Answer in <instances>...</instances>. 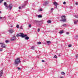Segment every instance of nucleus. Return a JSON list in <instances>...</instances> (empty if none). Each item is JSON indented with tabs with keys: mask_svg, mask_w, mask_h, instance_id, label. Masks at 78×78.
Here are the masks:
<instances>
[{
	"mask_svg": "<svg viewBox=\"0 0 78 78\" xmlns=\"http://www.w3.org/2000/svg\"><path fill=\"white\" fill-rule=\"evenodd\" d=\"M20 63V58H17L15 60L14 64L16 66H17Z\"/></svg>",
	"mask_w": 78,
	"mask_h": 78,
	"instance_id": "1",
	"label": "nucleus"
},
{
	"mask_svg": "<svg viewBox=\"0 0 78 78\" xmlns=\"http://www.w3.org/2000/svg\"><path fill=\"white\" fill-rule=\"evenodd\" d=\"M16 37H19L20 36L22 37H25L26 36H27V34H24L22 33H20L19 34H18L16 35Z\"/></svg>",
	"mask_w": 78,
	"mask_h": 78,
	"instance_id": "2",
	"label": "nucleus"
},
{
	"mask_svg": "<svg viewBox=\"0 0 78 78\" xmlns=\"http://www.w3.org/2000/svg\"><path fill=\"white\" fill-rule=\"evenodd\" d=\"M61 18L62 20H60L61 22L62 21V22H64L66 21V19L65 16L63 15L62 16Z\"/></svg>",
	"mask_w": 78,
	"mask_h": 78,
	"instance_id": "3",
	"label": "nucleus"
},
{
	"mask_svg": "<svg viewBox=\"0 0 78 78\" xmlns=\"http://www.w3.org/2000/svg\"><path fill=\"white\" fill-rule=\"evenodd\" d=\"M4 5L5 6V7L6 9H8V4H7V3H6V2H5L4 3Z\"/></svg>",
	"mask_w": 78,
	"mask_h": 78,
	"instance_id": "4",
	"label": "nucleus"
},
{
	"mask_svg": "<svg viewBox=\"0 0 78 78\" xmlns=\"http://www.w3.org/2000/svg\"><path fill=\"white\" fill-rule=\"evenodd\" d=\"M12 4H10L9 5V6L8 7V8H9L10 10H11V9H12Z\"/></svg>",
	"mask_w": 78,
	"mask_h": 78,
	"instance_id": "5",
	"label": "nucleus"
},
{
	"mask_svg": "<svg viewBox=\"0 0 78 78\" xmlns=\"http://www.w3.org/2000/svg\"><path fill=\"white\" fill-rule=\"evenodd\" d=\"M10 40L12 41H15L16 40V36L13 37H12L11 38Z\"/></svg>",
	"mask_w": 78,
	"mask_h": 78,
	"instance_id": "6",
	"label": "nucleus"
},
{
	"mask_svg": "<svg viewBox=\"0 0 78 78\" xmlns=\"http://www.w3.org/2000/svg\"><path fill=\"white\" fill-rule=\"evenodd\" d=\"M9 31L10 33H12L14 32V30L12 29H10L9 30Z\"/></svg>",
	"mask_w": 78,
	"mask_h": 78,
	"instance_id": "7",
	"label": "nucleus"
},
{
	"mask_svg": "<svg viewBox=\"0 0 78 78\" xmlns=\"http://www.w3.org/2000/svg\"><path fill=\"white\" fill-rule=\"evenodd\" d=\"M1 47L2 48H6V45L2 43V44L1 45Z\"/></svg>",
	"mask_w": 78,
	"mask_h": 78,
	"instance_id": "8",
	"label": "nucleus"
},
{
	"mask_svg": "<svg viewBox=\"0 0 78 78\" xmlns=\"http://www.w3.org/2000/svg\"><path fill=\"white\" fill-rule=\"evenodd\" d=\"M3 70H2L0 72V77H1L3 75Z\"/></svg>",
	"mask_w": 78,
	"mask_h": 78,
	"instance_id": "9",
	"label": "nucleus"
},
{
	"mask_svg": "<svg viewBox=\"0 0 78 78\" xmlns=\"http://www.w3.org/2000/svg\"><path fill=\"white\" fill-rule=\"evenodd\" d=\"M53 4L54 5H55V6H56V7H57V5H58V3L56 2H55L53 3Z\"/></svg>",
	"mask_w": 78,
	"mask_h": 78,
	"instance_id": "10",
	"label": "nucleus"
},
{
	"mask_svg": "<svg viewBox=\"0 0 78 78\" xmlns=\"http://www.w3.org/2000/svg\"><path fill=\"white\" fill-rule=\"evenodd\" d=\"M26 37H25V40H28V39H29V37L27 36Z\"/></svg>",
	"mask_w": 78,
	"mask_h": 78,
	"instance_id": "11",
	"label": "nucleus"
},
{
	"mask_svg": "<svg viewBox=\"0 0 78 78\" xmlns=\"http://www.w3.org/2000/svg\"><path fill=\"white\" fill-rule=\"evenodd\" d=\"M47 43L48 44V45H49V44L51 43V42H50V41H48L47 42Z\"/></svg>",
	"mask_w": 78,
	"mask_h": 78,
	"instance_id": "12",
	"label": "nucleus"
},
{
	"mask_svg": "<svg viewBox=\"0 0 78 78\" xmlns=\"http://www.w3.org/2000/svg\"><path fill=\"white\" fill-rule=\"evenodd\" d=\"M31 49H32V50H34L35 48V47L34 46H32L31 47Z\"/></svg>",
	"mask_w": 78,
	"mask_h": 78,
	"instance_id": "13",
	"label": "nucleus"
},
{
	"mask_svg": "<svg viewBox=\"0 0 78 78\" xmlns=\"http://www.w3.org/2000/svg\"><path fill=\"white\" fill-rule=\"evenodd\" d=\"M64 33V31H63V30L59 32L60 34H62V33Z\"/></svg>",
	"mask_w": 78,
	"mask_h": 78,
	"instance_id": "14",
	"label": "nucleus"
},
{
	"mask_svg": "<svg viewBox=\"0 0 78 78\" xmlns=\"http://www.w3.org/2000/svg\"><path fill=\"white\" fill-rule=\"evenodd\" d=\"M48 3L47 2H45L44 3V5H48Z\"/></svg>",
	"mask_w": 78,
	"mask_h": 78,
	"instance_id": "15",
	"label": "nucleus"
},
{
	"mask_svg": "<svg viewBox=\"0 0 78 78\" xmlns=\"http://www.w3.org/2000/svg\"><path fill=\"white\" fill-rule=\"evenodd\" d=\"M47 22L48 23H51V21L50 20H48V21Z\"/></svg>",
	"mask_w": 78,
	"mask_h": 78,
	"instance_id": "16",
	"label": "nucleus"
},
{
	"mask_svg": "<svg viewBox=\"0 0 78 78\" xmlns=\"http://www.w3.org/2000/svg\"><path fill=\"white\" fill-rule=\"evenodd\" d=\"M38 17H39V18H41L42 17V16L41 15H39L38 16Z\"/></svg>",
	"mask_w": 78,
	"mask_h": 78,
	"instance_id": "17",
	"label": "nucleus"
},
{
	"mask_svg": "<svg viewBox=\"0 0 78 78\" xmlns=\"http://www.w3.org/2000/svg\"><path fill=\"white\" fill-rule=\"evenodd\" d=\"M74 16L75 17H76V18H78V15H74Z\"/></svg>",
	"mask_w": 78,
	"mask_h": 78,
	"instance_id": "18",
	"label": "nucleus"
},
{
	"mask_svg": "<svg viewBox=\"0 0 78 78\" xmlns=\"http://www.w3.org/2000/svg\"><path fill=\"white\" fill-rule=\"evenodd\" d=\"M61 74H62V75H65V73L63 72H62Z\"/></svg>",
	"mask_w": 78,
	"mask_h": 78,
	"instance_id": "19",
	"label": "nucleus"
},
{
	"mask_svg": "<svg viewBox=\"0 0 78 78\" xmlns=\"http://www.w3.org/2000/svg\"><path fill=\"white\" fill-rule=\"evenodd\" d=\"M76 23H77V21H75L74 23V25H76Z\"/></svg>",
	"mask_w": 78,
	"mask_h": 78,
	"instance_id": "20",
	"label": "nucleus"
},
{
	"mask_svg": "<svg viewBox=\"0 0 78 78\" xmlns=\"http://www.w3.org/2000/svg\"><path fill=\"white\" fill-rule=\"evenodd\" d=\"M16 28H19V26L18 25H16Z\"/></svg>",
	"mask_w": 78,
	"mask_h": 78,
	"instance_id": "21",
	"label": "nucleus"
},
{
	"mask_svg": "<svg viewBox=\"0 0 78 78\" xmlns=\"http://www.w3.org/2000/svg\"><path fill=\"white\" fill-rule=\"evenodd\" d=\"M20 29H21L22 30H23V28H22V26H21L20 27Z\"/></svg>",
	"mask_w": 78,
	"mask_h": 78,
	"instance_id": "22",
	"label": "nucleus"
},
{
	"mask_svg": "<svg viewBox=\"0 0 78 78\" xmlns=\"http://www.w3.org/2000/svg\"><path fill=\"white\" fill-rule=\"evenodd\" d=\"M4 0H0V3H1L3 2V1H4Z\"/></svg>",
	"mask_w": 78,
	"mask_h": 78,
	"instance_id": "23",
	"label": "nucleus"
},
{
	"mask_svg": "<svg viewBox=\"0 0 78 78\" xmlns=\"http://www.w3.org/2000/svg\"><path fill=\"white\" fill-rule=\"evenodd\" d=\"M5 42H6V43H8V42H9V41L6 40L5 41Z\"/></svg>",
	"mask_w": 78,
	"mask_h": 78,
	"instance_id": "24",
	"label": "nucleus"
},
{
	"mask_svg": "<svg viewBox=\"0 0 78 78\" xmlns=\"http://www.w3.org/2000/svg\"><path fill=\"white\" fill-rule=\"evenodd\" d=\"M42 43H41V42H37V44H41Z\"/></svg>",
	"mask_w": 78,
	"mask_h": 78,
	"instance_id": "25",
	"label": "nucleus"
},
{
	"mask_svg": "<svg viewBox=\"0 0 78 78\" xmlns=\"http://www.w3.org/2000/svg\"><path fill=\"white\" fill-rule=\"evenodd\" d=\"M69 47H72V44H69L68 45Z\"/></svg>",
	"mask_w": 78,
	"mask_h": 78,
	"instance_id": "26",
	"label": "nucleus"
},
{
	"mask_svg": "<svg viewBox=\"0 0 78 78\" xmlns=\"http://www.w3.org/2000/svg\"><path fill=\"white\" fill-rule=\"evenodd\" d=\"M25 6V5H24L22 6V8H24Z\"/></svg>",
	"mask_w": 78,
	"mask_h": 78,
	"instance_id": "27",
	"label": "nucleus"
},
{
	"mask_svg": "<svg viewBox=\"0 0 78 78\" xmlns=\"http://www.w3.org/2000/svg\"><path fill=\"white\" fill-rule=\"evenodd\" d=\"M17 69H18V70H21V68H19V67H18L17 68Z\"/></svg>",
	"mask_w": 78,
	"mask_h": 78,
	"instance_id": "28",
	"label": "nucleus"
},
{
	"mask_svg": "<svg viewBox=\"0 0 78 78\" xmlns=\"http://www.w3.org/2000/svg\"><path fill=\"white\" fill-rule=\"evenodd\" d=\"M39 11H42V9H40L39 10Z\"/></svg>",
	"mask_w": 78,
	"mask_h": 78,
	"instance_id": "29",
	"label": "nucleus"
},
{
	"mask_svg": "<svg viewBox=\"0 0 78 78\" xmlns=\"http://www.w3.org/2000/svg\"><path fill=\"white\" fill-rule=\"evenodd\" d=\"M0 51H3V49H0Z\"/></svg>",
	"mask_w": 78,
	"mask_h": 78,
	"instance_id": "30",
	"label": "nucleus"
},
{
	"mask_svg": "<svg viewBox=\"0 0 78 78\" xmlns=\"http://www.w3.org/2000/svg\"><path fill=\"white\" fill-rule=\"evenodd\" d=\"M31 27V24H29V27Z\"/></svg>",
	"mask_w": 78,
	"mask_h": 78,
	"instance_id": "31",
	"label": "nucleus"
},
{
	"mask_svg": "<svg viewBox=\"0 0 78 78\" xmlns=\"http://www.w3.org/2000/svg\"><path fill=\"white\" fill-rule=\"evenodd\" d=\"M66 25V24H63L62 25L63 27H64Z\"/></svg>",
	"mask_w": 78,
	"mask_h": 78,
	"instance_id": "32",
	"label": "nucleus"
},
{
	"mask_svg": "<svg viewBox=\"0 0 78 78\" xmlns=\"http://www.w3.org/2000/svg\"><path fill=\"white\" fill-rule=\"evenodd\" d=\"M34 22H39V21H38L35 20V21H34Z\"/></svg>",
	"mask_w": 78,
	"mask_h": 78,
	"instance_id": "33",
	"label": "nucleus"
},
{
	"mask_svg": "<svg viewBox=\"0 0 78 78\" xmlns=\"http://www.w3.org/2000/svg\"><path fill=\"white\" fill-rule=\"evenodd\" d=\"M40 31V29L39 28L38 29L37 31H38V32H39Z\"/></svg>",
	"mask_w": 78,
	"mask_h": 78,
	"instance_id": "34",
	"label": "nucleus"
},
{
	"mask_svg": "<svg viewBox=\"0 0 78 78\" xmlns=\"http://www.w3.org/2000/svg\"><path fill=\"white\" fill-rule=\"evenodd\" d=\"M66 34L68 35L69 34V32H66Z\"/></svg>",
	"mask_w": 78,
	"mask_h": 78,
	"instance_id": "35",
	"label": "nucleus"
},
{
	"mask_svg": "<svg viewBox=\"0 0 78 78\" xmlns=\"http://www.w3.org/2000/svg\"><path fill=\"white\" fill-rule=\"evenodd\" d=\"M66 2H63V4H64V5H66Z\"/></svg>",
	"mask_w": 78,
	"mask_h": 78,
	"instance_id": "36",
	"label": "nucleus"
},
{
	"mask_svg": "<svg viewBox=\"0 0 78 78\" xmlns=\"http://www.w3.org/2000/svg\"><path fill=\"white\" fill-rule=\"evenodd\" d=\"M3 19V17H2L1 16H0V19Z\"/></svg>",
	"mask_w": 78,
	"mask_h": 78,
	"instance_id": "37",
	"label": "nucleus"
},
{
	"mask_svg": "<svg viewBox=\"0 0 78 78\" xmlns=\"http://www.w3.org/2000/svg\"><path fill=\"white\" fill-rule=\"evenodd\" d=\"M76 5H78V2H76Z\"/></svg>",
	"mask_w": 78,
	"mask_h": 78,
	"instance_id": "38",
	"label": "nucleus"
},
{
	"mask_svg": "<svg viewBox=\"0 0 78 78\" xmlns=\"http://www.w3.org/2000/svg\"><path fill=\"white\" fill-rule=\"evenodd\" d=\"M53 9H54L53 8H52L51 9V11H53Z\"/></svg>",
	"mask_w": 78,
	"mask_h": 78,
	"instance_id": "39",
	"label": "nucleus"
},
{
	"mask_svg": "<svg viewBox=\"0 0 78 78\" xmlns=\"http://www.w3.org/2000/svg\"><path fill=\"white\" fill-rule=\"evenodd\" d=\"M54 58H57V57L56 56V55H55V56H54Z\"/></svg>",
	"mask_w": 78,
	"mask_h": 78,
	"instance_id": "40",
	"label": "nucleus"
},
{
	"mask_svg": "<svg viewBox=\"0 0 78 78\" xmlns=\"http://www.w3.org/2000/svg\"><path fill=\"white\" fill-rule=\"evenodd\" d=\"M42 62H45V61H44V60H43L42 61Z\"/></svg>",
	"mask_w": 78,
	"mask_h": 78,
	"instance_id": "41",
	"label": "nucleus"
},
{
	"mask_svg": "<svg viewBox=\"0 0 78 78\" xmlns=\"http://www.w3.org/2000/svg\"><path fill=\"white\" fill-rule=\"evenodd\" d=\"M76 56V58H78V55H77Z\"/></svg>",
	"mask_w": 78,
	"mask_h": 78,
	"instance_id": "42",
	"label": "nucleus"
},
{
	"mask_svg": "<svg viewBox=\"0 0 78 78\" xmlns=\"http://www.w3.org/2000/svg\"><path fill=\"white\" fill-rule=\"evenodd\" d=\"M26 3H28V1H26L25 2Z\"/></svg>",
	"mask_w": 78,
	"mask_h": 78,
	"instance_id": "43",
	"label": "nucleus"
},
{
	"mask_svg": "<svg viewBox=\"0 0 78 78\" xmlns=\"http://www.w3.org/2000/svg\"><path fill=\"white\" fill-rule=\"evenodd\" d=\"M2 43H0V44H1V45H2Z\"/></svg>",
	"mask_w": 78,
	"mask_h": 78,
	"instance_id": "44",
	"label": "nucleus"
},
{
	"mask_svg": "<svg viewBox=\"0 0 78 78\" xmlns=\"http://www.w3.org/2000/svg\"><path fill=\"white\" fill-rule=\"evenodd\" d=\"M21 8V7H19V9H20Z\"/></svg>",
	"mask_w": 78,
	"mask_h": 78,
	"instance_id": "45",
	"label": "nucleus"
},
{
	"mask_svg": "<svg viewBox=\"0 0 78 78\" xmlns=\"http://www.w3.org/2000/svg\"><path fill=\"white\" fill-rule=\"evenodd\" d=\"M59 56H61V55L60 54H59L58 55Z\"/></svg>",
	"mask_w": 78,
	"mask_h": 78,
	"instance_id": "46",
	"label": "nucleus"
},
{
	"mask_svg": "<svg viewBox=\"0 0 78 78\" xmlns=\"http://www.w3.org/2000/svg\"><path fill=\"white\" fill-rule=\"evenodd\" d=\"M12 26H11L10 27H11V28H12Z\"/></svg>",
	"mask_w": 78,
	"mask_h": 78,
	"instance_id": "47",
	"label": "nucleus"
},
{
	"mask_svg": "<svg viewBox=\"0 0 78 78\" xmlns=\"http://www.w3.org/2000/svg\"><path fill=\"white\" fill-rule=\"evenodd\" d=\"M76 37H78V35H76Z\"/></svg>",
	"mask_w": 78,
	"mask_h": 78,
	"instance_id": "48",
	"label": "nucleus"
},
{
	"mask_svg": "<svg viewBox=\"0 0 78 78\" xmlns=\"http://www.w3.org/2000/svg\"><path fill=\"white\" fill-rule=\"evenodd\" d=\"M70 8H72V7L71 6Z\"/></svg>",
	"mask_w": 78,
	"mask_h": 78,
	"instance_id": "49",
	"label": "nucleus"
},
{
	"mask_svg": "<svg viewBox=\"0 0 78 78\" xmlns=\"http://www.w3.org/2000/svg\"><path fill=\"white\" fill-rule=\"evenodd\" d=\"M25 61H24V60H23V62H25Z\"/></svg>",
	"mask_w": 78,
	"mask_h": 78,
	"instance_id": "50",
	"label": "nucleus"
},
{
	"mask_svg": "<svg viewBox=\"0 0 78 78\" xmlns=\"http://www.w3.org/2000/svg\"><path fill=\"white\" fill-rule=\"evenodd\" d=\"M0 13H1V11H0Z\"/></svg>",
	"mask_w": 78,
	"mask_h": 78,
	"instance_id": "51",
	"label": "nucleus"
},
{
	"mask_svg": "<svg viewBox=\"0 0 78 78\" xmlns=\"http://www.w3.org/2000/svg\"><path fill=\"white\" fill-rule=\"evenodd\" d=\"M77 22H78V20H77Z\"/></svg>",
	"mask_w": 78,
	"mask_h": 78,
	"instance_id": "52",
	"label": "nucleus"
}]
</instances>
